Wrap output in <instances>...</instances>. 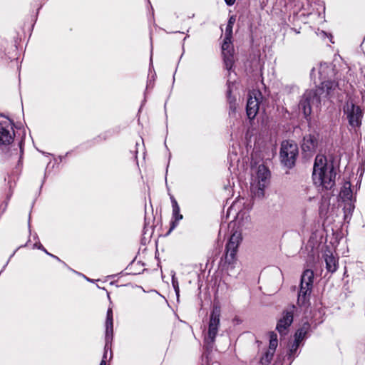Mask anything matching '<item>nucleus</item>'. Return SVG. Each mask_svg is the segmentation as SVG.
Masks as SVG:
<instances>
[{
    "mask_svg": "<svg viewBox=\"0 0 365 365\" xmlns=\"http://www.w3.org/2000/svg\"><path fill=\"white\" fill-rule=\"evenodd\" d=\"M262 99V94L259 91H252L249 94V98L247 103V115L249 119L255 118L258 111L259 103Z\"/></svg>",
    "mask_w": 365,
    "mask_h": 365,
    "instance_id": "nucleus-9",
    "label": "nucleus"
},
{
    "mask_svg": "<svg viewBox=\"0 0 365 365\" xmlns=\"http://www.w3.org/2000/svg\"><path fill=\"white\" fill-rule=\"evenodd\" d=\"M319 145V138H303L302 150L307 155L314 154Z\"/></svg>",
    "mask_w": 365,
    "mask_h": 365,
    "instance_id": "nucleus-15",
    "label": "nucleus"
},
{
    "mask_svg": "<svg viewBox=\"0 0 365 365\" xmlns=\"http://www.w3.org/2000/svg\"><path fill=\"white\" fill-rule=\"evenodd\" d=\"M307 329H308V327H305L298 329L295 334L294 341H296L300 344V342L304 339V338L307 334Z\"/></svg>",
    "mask_w": 365,
    "mask_h": 365,
    "instance_id": "nucleus-20",
    "label": "nucleus"
},
{
    "mask_svg": "<svg viewBox=\"0 0 365 365\" xmlns=\"http://www.w3.org/2000/svg\"><path fill=\"white\" fill-rule=\"evenodd\" d=\"M220 309L215 307L210 314L207 336L205 338V342L207 346H212L215 341L220 326Z\"/></svg>",
    "mask_w": 365,
    "mask_h": 365,
    "instance_id": "nucleus-8",
    "label": "nucleus"
},
{
    "mask_svg": "<svg viewBox=\"0 0 365 365\" xmlns=\"http://www.w3.org/2000/svg\"><path fill=\"white\" fill-rule=\"evenodd\" d=\"M14 138H5V140L4 138H0V144L6 145V144H10L12 143V140Z\"/></svg>",
    "mask_w": 365,
    "mask_h": 365,
    "instance_id": "nucleus-26",
    "label": "nucleus"
},
{
    "mask_svg": "<svg viewBox=\"0 0 365 365\" xmlns=\"http://www.w3.org/2000/svg\"><path fill=\"white\" fill-rule=\"evenodd\" d=\"M225 1L226 2V4L229 6H232L235 4V0H225Z\"/></svg>",
    "mask_w": 365,
    "mask_h": 365,
    "instance_id": "nucleus-27",
    "label": "nucleus"
},
{
    "mask_svg": "<svg viewBox=\"0 0 365 365\" xmlns=\"http://www.w3.org/2000/svg\"><path fill=\"white\" fill-rule=\"evenodd\" d=\"M235 22V17L234 16H230L229 19L226 29H225V36H232V28L233 25Z\"/></svg>",
    "mask_w": 365,
    "mask_h": 365,
    "instance_id": "nucleus-21",
    "label": "nucleus"
},
{
    "mask_svg": "<svg viewBox=\"0 0 365 365\" xmlns=\"http://www.w3.org/2000/svg\"><path fill=\"white\" fill-rule=\"evenodd\" d=\"M327 70H331L330 67L327 63L321 64L319 71L320 76H322L323 73H325Z\"/></svg>",
    "mask_w": 365,
    "mask_h": 365,
    "instance_id": "nucleus-23",
    "label": "nucleus"
},
{
    "mask_svg": "<svg viewBox=\"0 0 365 365\" xmlns=\"http://www.w3.org/2000/svg\"><path fill=\"white\" fill-rule=\"evenodd\" d=\"M340 195L342 198L349 200L352 197V191L351 190V183L346 182L341 190Z\"/></svg>",
    "mask_w": 365,
    "mask_h": 365,
    "instance_id": "nucleus-18",
    "label": "nucleus"
},
{
    "mask_svg": "<svg viewBox=\"0 0 365 365\" xmlns=\"http://www.w3.org/2000/svg\"><path fill=\"white\" fill-rule=\"evenodd\" d=\"M113 334V311L109 308L107 311L106 320V349L111 343Z\"/></svg>",
    "mask_w": 365,
    "mask_h": 365,
    "instance_id": "nucleus-13",
    "label": "nucleus"
},
{
    "mask_svg": "<svg viewBox=\"0 0 365 365\" xmlns=\"http://www.w3.org/2000/svg\"><path fill=\"white\" fill-rule=\"evenodd\" d=\"M269 171L263 165H259L255 174H252L250 190L255 197L262 198L264 195V188L269 183Z\"/></svg>",
    "mask_w": 365,
    "mask_h": 365,
    "instance_id": "nucleus-2",
    "label": "nucleus"
},
{
    "mask_svg": "<svg viewBox=\"0 0 365 365\" xmlns=\"http://www.w3.org/2000/svg\"><path fill=\"white\" fill-rule=\"evenodd\" d=\"M314 272L311 269L304 271L301 277L300 290L298 294V303L304 305L309 300L312 292Z\"/></svg>",
    "mask_w": 365,
    "mask_h": 365,
    "instance_id": "nucleus-4",
    "label": "nucleus"
},
{
    "mask_svg": "<svg viewBox=\"0 0 365 365\" xmlns=\"http://www.w3.org/2000/svg\"><path fill=\"white\" fill-rule=\"evenodd\" d=\"M232 36H226L222 45V51L224 57L225 68L230 71L234 64V48L231 41Z\"/></svg>",
    "mask_w": 365,
    "mask_h": 365,
    "instance_id": "nucleus-10",
    "label": "nucleus"
},
{
    "mask_svg": "<svg viewBox=\"0 0 365 365\" xmlns=\"http://www.w3.org/2000/svg\"><path fill=\"white\" fill-rule=\"evenodd\" d=\"M326 262V268L329 272H334L338 268V262L336 258L332 254H326L324 256Z\"/></svg>",
    "mask_w": 365,
    "mask_h": 365,
    "instance_id": "nucleus-17",
    "label": "nucleus"
},
{
    "mask_svg": "<svg viewBox=\"0 0 365 365\" xmlns=\"http://www.w3.org/2000/svg\"><path fill=\"white\" fill-rule=\"evenodd\" d=\"M278 340L277 334L272 332L269 336V352L271 356L274 354V352L277 346Z\"/></svg>",
    "mask_w": 365,
    "mask_h": 365,
    "instance_id": "nucleus-19",
    "label": "nucleus"
},
{
    "mask_svg": "<svg viewBox=\"0 0 365 365\" xmlns=\"http://www.w3.org/2000/svg\"><path fill=\"white\" fill-rule=\"evenodd\" d=\"M298 155V147L297 143L292 139L282 141L280 150V158L282 163L288 168H292L296 161Z\"/></svg>",
    "mask_w": 365,
    "mask_h": 365,
    "instance_id": "nucleus-3",
    "label": "nucleus"
},
{
    "mask_svg": "<svg viewBox=\"0 0 365 365\" xmlns=\"http://www.w3.org/2000/svg\"><path fill=\"white\" fill-rule=\"evenodd\" d=\"M230 108H231V110H232L233 111H235V108H233L232 106H230Z\"/></svg>",
    "mask_w": 365,
    "mask_h": 365,
    "instance_id": "nucleus-28",
    "label": "nucleus"
},
{
    "mask_svg": "<svg viewBox=\"0 0 365 365\" xmlns=\"http://www.w3.org/2000/svg\"><path fill=\"white\" fill-rule=\"evenodd\" d=\"M336 86L337 83L334 81H323L321 84V86L316 88L314 92H316L321 99L322 98H325L329 96L331 92L334 91Z\"/></svg>",
    "mask_w": 365,
    "mask_h": 365,
    "instance_id": "nucleus-14",
    "label": "nucleus"
},
{
    "mask_svg": "<svg viewBox=\"0 0 365 365\" xmlns=\"http://www.w3.org/2000/svg\"><path fill=\"white\" fill-rule=\"evenodd\" d=\"M172 284L173 286V288H174L176 294H178V293H179L178 282L174 277H173V278H172Z\"/></svg>",
    "mask_w": 365,
    "mask_h": 365,
    "instance_id": "nucleus-24",
    "label": "nucleus"
},
{
    "mask_svg": "<svg viewBox=\"0 0 365 365\" xmlns=\"http://www.w3.org/2000/svg\"><path fill=\"white\" fill-rule=\"evenodd\" d=\"M343 109L349 125L354 128L360 127L363 115L360 107L354 104L352 101H348L344 106Z\"/></svg>",
    "mask_w": 365,
    "mask_h": 365,
    "instance_id": "nucleus-6",
    "label": "nucleus"
},
{
    "mask_svg": "<svg viewBox=\"0 0 365 365\" xmlns=\"http://www.w3.org/2000/svg\"><path fill=\"white\" fill-rule=\"evenodd\" d=\"M336 175L333 163H329L324 155H317L312 173L314 184L330 190L335 185Z\"/></svg>",
    "mask_w": 365,
    "mask_h": 365,
    "instance_id": "nucleus-1",
    "label": "nucleus"
},
{
    "mask_svg": "<svg viewBox=\"0 0 365 365\" xmlns=\"http://www.w3.org/2000/svg\"><path fill=\"white\" fill-rule=\"evenodd\" d=\"M299 346V343L294 341L289 349V356H294Z\"/></svg>",
    "mask_w": 365,
    "mask_h": 365,
    "instance_id": "nucleus-22",
    "label": "nucleus"
},
{
    "mask_svg": "<svg viewBox=\"0 0 365 365\" xmlns=\"http://www.w3.org/2000/svg\"><path fill=\"white\" fill-rule=\"evenodd\" d=\"M242 234L240 232L235 231L230 236L228 242L226 245L225 263L228 265H233L236 262V255L238 247L242 242Z\"/></svg>",
    "mask_w": 365,
    "mask_h": 365,
    "instance_id": "nucleus-5",
    "label": "nucleus"
},
{
    "mask_svg": "<svg viewBox=\"0 0 365 365\" xmlns=\"http://www.w3.org/2000/svg\"><path fill=\"white\" fill-rule=\"evenodd\" d=\"M172 202V207H173V221L171 222V227L170 229V232L173 230L178 225V222L182 219V215L180 213V207L176 201V200L173 197L171 198Z\"/></svg>",
    "mask_w": 365,
    "mask_h": 365,
    "instance_id": "nucleus-16",
    "label": "nucleus"
},
{
    "mask_svg": "<svg viewBox=\"0 0 365 365\" xmlns=\"http://www.w3.org/2000/svg\"><path fill=\"white\" fill-rule=\"evenodd\" d=\"M17 129L16 131L14 129V125L11 120L7 118H3L0 120V137H15L16 135H20Z\"/></svg>",
    "mask_w": 365,
    "mask_h": 365,
    "instance_id": "nucleus-12",
    "label": "nucleus"
},
{
    "mask_svg": "<svg viewBox=\"0 0 365 365\" xmlns=\"http://www.w3.org/2000/svg\"><path fill=\"white\" fill-rule=\"evenodd\" d=\"M320 103V97L313 90L307 91L299 104V108L302 111L304 115L307 118L312 113V106H318Z\"/></svg>",
    "mask_w": 365,
    "mask_h": 365,
    "instance_id": "nucleus-7",
    "label": "nucleus"
},
{
    "mask_svg": "<svg viewBox=\"0 0 365 365\" xmlns=\"http://www.w3.org/2000/svg\"><path fill=\"white\" fill-rule=\"evenodd\" d=\"M294 309V306H292L286 309L283 312L282 318L278 321L277 329L281 334H286L288 327L292 324Z\"/></svg>",
    "mask_w": 365,
    "mask_h": 365,
    "instance_id": "nucleus-11",
    "label": "nucleus"
},
{
    "mask_svg": "<svg viewBox=\"0 0 365 365\" xmlns=\"http://www.w3.org/2000/svg\"><path fill=\"white\" fill-rule=\"evenodd\" d=\"M110 344H108V348H105V352H104V354H103V359L101 360V363H100V365H106V357H107V351H108V349L110 348Z\"/></svg>",
    "mask_w": 365,
    "mask_h": 365,
    "instance_id": "nucleus-25",
    "label": "nucleus"
}]
</instances>
